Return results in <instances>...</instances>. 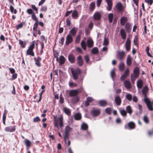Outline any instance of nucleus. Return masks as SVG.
I'll return each mask as SVG.
<instances>
[{
  "label": "nucleus",
  "instance_id": "obj_60",
  "mask_svg": "<svg viewBox=\"0 0 153 153\" xmlns=\"http://www.w3.org/2000/svg\"><path fill=\"white\" fill-rule=\"evenodd\" d=\"M58 120H54V126L55 127H57L58 128H59V126L58 123Z\"/></svg>",
  "mask_w": 153,
  "mask_h": 153
},
{
  "label": "nucleus",
  "instance_id": "obj_27",
  "mask_svg": "<svg viewBox=\"0 0 153 153\" xmlns=\"http://www.w3.org/2000/svg\"><path fill=\"white\" fill-rule=\"evenodd\" d=\"M88 128V125L84 122H83L81 126V128L83 130H86Z\"/></svg>",
  "mask_w": 153,
  "mask_h": 153
},
{
  "label": "nucleus",
  "instance_id": "obj_51",
  "mask_svg": "<svg viewBox=\"0 0 153 153\" xmlns=\"http://www.w3.org/2000/svg\"><path fill=\"white\" fill-rule=\"evenodd\" d=\"M81 36L79 35L77 36L75 40V42L76 43H78L80 41Z\"/></svg>",
  "mask_w": 153,
  "mask_h": 153
},
{
  "label": "nucleus",
  "instance_id": "obj_30",
  "mask_svg": "<svg viewBox=\"0 0 153 153\" xmlns=\"http://www.w3.org/2000/svg\"><path fill=\"white\" fill-rule=\"evenodd\" d=\"M137 88L140 89L143 86V83L142 80H139L137 81Z\"/></svg>",
  "mask_w": 153,
  "mask_h": 153
},
{
  "label": "nucleus",
  "instance_id": "obj_32",
  "mask_svg": "<svg viewBox=\"0 0 153 153\" xmlns=\"http://www.w3.org/2000/svg\"><path fill=\"white\" fill-rule=\"evenodd\" d=\"M58 120L59 121V123L60 126L61 128L63 126V118L61 116L59 118Z\"/></svg>",
  "mask_w": 153,
  "mask_h": 153
},
{
  "label": "nucleus",
  "instance_id": "obj_22",
  "mask_svg": "<svg viewBox=\"0 0 153 153\" xmlns=\"http://www.w3.org/2000/svg\"><path fill=\"white\" fill-rule=\"evenodd\" d=\"M138 76L134 75L132 74H131V80L133 84L134 83V81L138 77Z\"/></svg>",
  "mask_w": 153,
  "mask_h": 153
},
{
  "label": "nucleus",
  "instance_id": "obj_35",
  "mask_svg": "<svg viewBox=\"0 0 153 153\" xmlns=\"http://www.w3.org/2000/svg\"><path fill=\"white\" fill-rule=\"evenodd\" d=\"M10 10L12 13H14V14H16L17 12L16 9H14V7L12 5H10Z\"/></svg>",
  "mask_w": 153,
  "mask_h": 153
},
{
  "label": "nucleus",
  "instance_id": "obj_64",
  "mask_svg": "<svg viewBox=\"0 0 153 153\" xmlns=\"http://www.w3.org/2000/svg\"><path fill=\"white\" fill-rule=\"evenodd\" d=\"M127 77V76H126L124 74H123V75H122L120 77V79L121 81H123Z\"/></svg>",
  "mask_w": 153,
  "mask_h": 153
},
{
  "label": "nucleus",
  "instance_id": "obj_6",
  "mask_svg": "<svg viewBox=\"0 0 153 153\" xmlns=\"http://www.w3.org/2000/svg\"><path fill=\"white\" fill-rule=\"evenodd\" d=\"M33 59L35 61V65L38 67H40L41 64L40 62L42 60V58L39 56H38L37 58L34 57Z\"/></svg>",
  "mask_w": 153,
  "mask_h": 153
},
{
  "label": "nucleus",
  "instance_id": "obj_13",
  "mask_svg": "<svg viewBox=\"0 0 153 153\" xmlns=\"http://www.w3.org/2000/svg\"><path fill=\"white\" fill-rule=\"evenodd\" d=\"M128 20L127 17L125 16L122 17L120 19V24L122 26H124Z\"/></svg>",
  "mask_w": 153,
  "mask_h": 153
},
{
  "label": "nucleus",
  "instance_id": "obj_12",
  "mask_svg": "<svg viewBox=\"0 0 153 153\" xmlns=\"http://www.w3.org/2000/svg\"><path fill=\"white\" fill-rule=\"evenodd\" d=\"M94 20H99L100 19L101 16L100 13L98 12H96L93 15Z\"/></svg>",
  "mask_w": 153,
  "mask_h": 153
},
{
  "label": "nucleus",
  "instance_id": "obj_21",
  "mask_svg": "<svg viewBox=\"0 0 153 153\" xmlns=\"http://www.w3.org/2000/svg\"><path fill=\"white\" fill-rule=\"evenodd\" d=\"M116 7L118 10L121 12L123 11V7L122 4L121 3L119 2L117 3Z\"/></svg>",
  "mask_w": 153,
  "mask_h": 153
},
{
  "label": "nucleus",
  "instance_id": "obj_43",
  "mask_svg": "<svg viewBox=\"0 0 153 153\" xmlns=\"http://www.w3.org/2000/svg\"><path fill=\"white\" fill-rule=\"evenodd\" d=\"M124 64L123 63H121L119 65V69L120 71H123L124 68Z\"/></svg>",
  "mask_w": 153,
  "mask_h": 153
},
{
  "label": "nucleus",
  "instance_id": "obj_2",
  "mask_svg": "<svg viewBox=\"0 0 153 153\" xmlns=\"http://www.w3.org/2000/svg\"><path fill=\"white\" fill-rule=\"evenodd\" d=\"M34 41H33L32 42L31 45L30 46L29 48L27 51V55H30L32 56H34V53L33 51V50L34 47Z\"/></svg>",
  "mask_w": 153,
  "mask_h": 153
},
{
  "label": "nucleus",
  "instance_id": "obj_42",
  "mask_svg": "<svg viewBox=\"0 0 153 153\" xmlns=\"http://www.w3.org/2000/svg\"><path fill=\"white\" fill-rule=\"evenodd\" d=\"M31 17L33 20L35 21V22H38V18H36L34 13L32 15Z\"/></svg>",
  "mask_w": 153,
  "mask_h": 153
},
{
  "label": "nucleus",
  "instance_id": "obj_31",
  "mask_svg": "<svg viewBox=\"0 0 153 153\" xmlns=\"http://www.w3.org/2000/svg\"><path fill=\"white\" fill-rule=\"evenodd\" d=\"M72 130V128L68 126H66L65 127V133H69L71 132Z\"/></svg>",
  "mask_w": 153,
  "mask_h": 153
},
{
  "label": "nucleus",
  "instance_id": "obj_7",
  "mask_svg": "<svg viewBox=\"0 0 153 153\" xmlns=\"http://www.w3.org/2000/svg\"><path fill=\"white\" fill-rule=\"evenodd\" d=\"M125 47L126 50L128 51L131 48V41L129 38H127L125 43Z\"/></svg>",
  "mask_w": 153,
  "mask_h": 153
},
{
  "label": "nucleus",
  "instance_id": "obj_15",
  "mask_svg": "<svg viewBox=\"0 0 153 153\" xmlns=\"http://www.w3.org/2000/svg\"><path fill=\"white\" fill-rule=\"evenodd\" d=\"M69 61L71 63H74L75 60V57L73 54L69 55L68 56Z\"/></svg>",
  "mask_w": 153,
  "mask_h": 153
},
{
  "label": "nucleus",
  "instance_id": "obj_24",
  "mask_svg": "<svg viewBox=\"0 0 153 153\" xmlns=\"http://www.w3.org/2000/svg\"><path fill=\"white\" fill-rule=\"evenodd\" d=\"M131 24L129 22L126 23L125 25V28L126 30L128 32H130L131 30Z\"/></svg>",
  "mask_w": 153,
  "mask_h": 153
},
{
  "label": "nucleus",
  "instance_id": "obj_56",
  "mask_svg": "<svg viewBox=\"0 0 153 153\" xmlns=\"http://www.w3.org/2000/svg\"><path fill=\"white\" fill-rule=\"evenodd\" d=\"M99 103L100 105L101 106H104L105 105V101L100 100L99 102Z\"/></svg>",
  "mask_w": 153,
  "mask_h": 153
},
{
  "label": "nucleus",
  "instance_id": "obj_44",
  "mask_svg": "<svg viewBox=\"0 0 153 153\" xmlns=\"http://www.w3.org/2000/svg\"><path fill=\"white\" fill-rule=\"evenodd\" d=\"M126 98L129 101L131 100L132 99V96L129 94H127L126 96Z\"/></svg>",
  "mask_w": 153,
  "mask_h": 153
},
{
  "label": "nucleus",
  "instance_id": "obj_23",
  "mask_svg": "<svg viewBox=\"0 0 153 153\" xmlns=\"http://www.w3.org/2000/svg\"><path fill=\"white\" fill-rule=\"evenodd\" d=\"M77 60L79 65L80 66L82 65L83 64V61L82 56L81 55H79L78 56Z\"/></svg>",
  "mask_w": 153,
  "mask_h": 153
},
{
  "label": "nucleus",
  "instance_id": "obj_61",
  "mask_svg": "<svg viewBox=\"0 0 153 153\" xmlns=\"http://www.w3.org/2000/svg\"><path fill=\"white\" fill-rule=\"evenodd\" d=\"M19 43L22 48H24L25 47V44L24 43V42L22 41H21V40H19Z\"/></svg>",
  "mask_w": 153,
  "mask_h": 153
},
{
  "label": "nucleus",
  "instance_id": "obj_34",
  "mask_svg": "<svg viewBox=\"0 0 153 153\" xmlns=\"http://www.w3.org/2000/svg\"><path fill=\"white\" fill-rule=\"evenodd\" d=\"M59 60L60 64L61 65H62L64 63L65 61V59L63 56H61L59 57Z\"/></svg>",
  "mask_w": 153,
  "mask_h": 153
},
{
  "label": "nucleus",
  "instance_id": "obj_48",
  "mask_svg": "<svg viewBox=\"0 0 153 153\" xmlns=\"http://www.w3.org/2000/svg\"><path fill=\"white\" fill-rule=\"evenodd\" d=\"M126 110L127 112L129 114H131L132 113V110L131 107L128 105L126 107Z\"/></svg>",
  "mask_w": 153,
  "mask_h": 153
},
{
  "label": "nucleus",
  "instance_id": "obj_40",
  "mask_svg": "<svg viewBox=\"0 0 153 153\" xmlns=\"http://www.w3.org/2000/svg\"><path fill=\"white\" fill-rule=\"evenodd\" d=\"M25 23L24 22H21L20 23L17 25L16 26V30H18L19 28H22L23 25Z\"/></svg>",
  "mask_w": 153,
  "mask_h": 153
},
{
  "label": "nucleus",
  "instance_id": "obj_55",
  "mask_svg": "<svg viewBox=\"0 0 153 153\" xmlns=\"http://www.w3.org/2000/svg\"><path fill=\"white\" fill-rule=\"evenodd\" d=\"M111 111V109L110 108H108L106 109V113L108 114H110Z\"/></svg>",
  "mask_w": 153,
  "mask_h": 153
},
{
  "label": "nucleus",
  "instance_id": "obj_29",
  "mask_svg": "<svg viewBox=\"0 0 153 153\" xmlns=\"http://www.w3.org/2000/svg\"><path fill=\"white\" fill-rule=\"evenodd\" d=\"M128 126L129 128L130 129H134L135 127L134 123L132 122H129L128 123Z\"/></svg>",
  "mask_w": 153,
  "mask_h": 153
},
{
  "label": "nucleus",
  "instance_id": "obj_36",
  "mask_svg": "<svg viewBox=\"0 0 153 153\" xmlns=\"http://www.w3.org/2000/svg\"><path fill=\"white\" fill-rule=\"evenodd\" d=\"M98 49L97 47L94 48L91 50V53L93 54H95L98 53Z\"/></svg>",
  "mask_w": 153,
  "mask_h": 153
},
{
  "label": "nucleus",
  "instance_id": "obj_20",
  "mask_svg": "<svg viewBox=\"0 0 153 153\" xmlns=\"http://www.w3.org/2000/svg\"><path fill=\"white\" fill-rule=\"evenodd\" d=\"M132 60V58L130 56L128 55L126 59V64L130 66L131 65Z\"/></svg>",
  "mask_w": 153,
  "mask_h": 153
},
{
  "label": "nucleus",
  "instance_id": "obj_11",
  "mask_svg": "<svg viewBox=\"0 0 153 153\" xmlns=\"http://www.w3.org/2000/svg\"><path fill=\"white\" fill-rule=\"evenodd\" d=\"M117 54L118 56V58L120 60L122 59L125 55V52L123 51H119L118 52Z\"/></svg>",
  "mask_w": 153,
  "mask_h": 153
},
{
  "label": "nucleus",
  "instance_id": "obj_8",
  "mask_svg": "<svg viewBox=\"0 0 153 153\" xmlns=\"http://www.w3.org/2000/svg\"><path fill=\"white\" fill-rule=\"evenodd\" d=\"M107 4L106 9L108 11L111 10L112 9L113 3L112 0H106Z\"/></svg>",
  "mask_w": 153,
  "mask_h": 153
},
{
  "label": "nucleus",
  "instance_id": "obj_46",
  "mask_svg": "<svg viewBox=\"0 0 153 153\" xmlns=\"http://www.w3.org/2000/svg\"><path fill=\"white\" fill-rule=\"evenodd\" d=\"M40 43L41 45V48L40 53L41 54L43 52V49L44 48V42H40Z\"/></svg>",
  "mask_w": 153,
  "mask_h": 153
},
{
  "label": "nucleus",
  "instance_id": "obj_10",
  "mask_svg": "<svg viewBox=\"0 0 153 153\" xmlns=\"http://www.w3.org/2000/svg\"><path fill=\"white\" fill-rule=\"evenodd\" d=\"M73 41V38L72 36L70 34H68L66 36V39L65 42L66 45H68L70 43Z\"/></svg>",
  "mask_w": 153,
  "mask_h": 153
},
{
  "label": "nucleus",
  "instance_id": "obj_4",
  "mask_svg": "<svg viewBox=\"0 0 153 153\" xmlns=\"http://www.w3.org/2000/svg\"><path fill=\"white\" fill-rule=\"evenodd\" d=\"M71 72L73 77L75 80H76L78 78V76L81 73V71L79 69H72Z\"/></svg>",
  "mask_w": 153,
  "mask_h": 153
},
{
  "label": "nucleus",
  "instance_id": "obj_25",
  "mask_svg": "<svg viewBox=\"0 0 153 153\" xmlns=\"http://www.w3.org/2000/svg\"><path fill=\"white\" fill-rule=\"evenodd\" d=\"M24 142L26 145L27 148H29L31 145V142L28 140L25 139L24 140Z\"/></svg>",
  "mask_w": 153,
  "mask_h": 153
},
{
  "label": "nucleus",
  "instance_id": "obj_17",
  "mask_svg": "<svg viewBox=\"0 0 153 153\" xmlns=\"http://www.w3.org/2000/svg\"><path fill=\"white\" fill-rule=\"evenodd\" d=\"M77 31V29L74 27L70 31L69 33L72 36H75L76 34Z\"/></svg>",
  "mask_w": 153,
  "mask_h": 153
},
{
  "label": "nucleus",
  "instance_id": "obj_28",
  "mask_svg": "<svg viewBox=\"0 0 153 153\" xmlns=\"http://www.w3.org/2000/svg\"><path fill=\"white\" fill-rule=\"evenodd\" d=\"M139 69L137 67H135L133 70V73H132L134 75H136L138 76H139Z\"/></svg>",
  "mask_w": 153,
  "mask_h": 153
},
{
  "label": "nucleus",
  "instance_id": "obj_54",
  "mask_svg": "<svg viewBox=\"0 0 153 153\" xmlns=\"http://www.w3.org/2000/svg\"><path fill=\"white\" fill-rule=\"evenodd\" d=\"M120 113L123 116H126V112L124 110H122L120 111Z\"/></svg>",
  "mask_w": 153,
  "mask_h": 153
},
{
  "label": "nucleus",
  "instance_id": "obj_62",
  "mask_svg": "<svg viewBox=\"0 0 153 153\" xmlns=\"http://www.w3.org/2000/svg\"><path fill=\"white\" fill-rule=\"evenodd\" d=\"M40 120V119L39 117H36L34 118L33 119V121L35 122H38Z\"/></svg>",
  "mask_w": 153,
  "mask_h": 153
},
{
  "label": "nucleus",
  "instance_id": "obj_9",
  "mask_svg": "<svg viewBox=\"0 0 153 153\" xmlns=\"http://www.w3.org/2000/svg\"><path fill=\"white\" fill-rule=\"evenodd\" d=\"M115 102L117 106H119L120 105L121 100L120 97L119 95H117L115 97Z\"/></svg>",
  "mask_w": 153,
  "mask_h": 153
},
{
  "label": "nucleus",
  "instance_id": "obj_59",
  "mask_svg": "<svg viewBox=\"0 0 153 153\" xmlns=\"http://www.w3.org/2000/svg\"><path fill=\"white\" fill-rule=\"evenodd\" d=\"M27 12L29 14H32L33 13H34L32 10L31 9H28L27 10Z\"/></svg>",
  "mask_w": 153,
  "mask_h": 153
},
{
  "label": "nucleus",
  "instance_id": "obj_19",
  "mask_svg": "<svg viewBox=\"0 0 153 153\" xmlns=\"http://www.w3.org/2000/svg\"><path fill=\"white\" fill-rule=\"evenodd\" d=\"M79 16L78 12L75 10H74L72 14V18L74 19H76L78 18Z\"/></svg>",
  "mask_w": 153,
  "mask_h": 153
},
{
  "label": "nucleus",
  "instance_id": "obj_5",
  "mask_svg": "<svg viewBox=\"0 0 153 153\" xmlns=\"http://www.w3.org/2000/svg\"><path fill=\"white\" fill-rule=\"evenodd\" d=\"M4 130L6 132H13L16 130V126H10L6 127Z\"/></svg>",
  "mask_w": 153,
  "mask_h": 153
},
{
  "label": "nucleus",
  "instance_id": "obj_38",
  "mask_svg": "<svg viewBox=\"0 0 153 153\" xmlns=\"http://www.w3.org/2000/svg\"><path fill=\"white\" fill-rule=\"evenodd\" d=\"M63 109L65 113L66 114L68 115H69L70 114L71 111L69 109L65 107H64L63 108Z\"/></svg>",
  "mask_w": 153,
  "mask_h": 153
},
{
  "label": "nucleus",
  "instance_id": "obj_1",
  "mask_svg": "<svg viewBox=\"0 0 153 153\" xmlns=\"http://www.w3.org/2000/svg\"><path fill=\"white\" fill-rule=\"evenodd\" d=\"M149 88L147 86H144L143 88L142 92L144 96V101L146 103L149 110L151 111H153V100L150 101L147 97V94L148 92Z\"/></svg>",
  "mask_w": 153,
  "mask_h": 153
},
{
  "label": "nucleus",
  "instance_id": "obj_49",
  "mask_svg": "<svg viewBox=\"0 0 153 153\" xmlns=\"http://www.w3.org/2000/svg\"><path fill=\"white\" fill-rule=\"evenodd\" d=\"M69 85L70 87H76L77 86V85L76 84L72 82H69Z\"/></svg>",
  "mask_w": 153,
  "mask_h": 153
},
{
  "label": "nucleus",
  "instance_id": "obj_3",
  "mask_svg": "<svg viewBox=\"0 0 153 153\" xmlns=\"http://www.w3.org/2000/svg\"><path fill=\"white\" fill-rule=\"evenodd\" d=\"M78 93L77 91L76 90H72L70 91L69 93V95L70 97H74V100L75 102H78L79 100V98L76 96Z\"/></svg>",
  "mask_w": 153,
  "mask_h": 153
},
{
  "label": "nucleus",
  "instance_id": "obj_14",
  "mask_svg": "<svg viewBox=\"0 0 153 153\" xmlns=\"http://www.w3.org/2000/svg\"><path fill=\"white\" fill-rule=\"evenodd\" d=\"M124 85L126 88L127 89H130L131 87V83L129 80L124 81Z\"/></svg>",
  "mask_w": 153,
  "mask_h": 153
},
{
  "label": "nucleus",
  "instance_id": "obj_57",
  "mask_svg": "<svg viewBox=\"0 0 153 153\" xmlns=\"http://www.w3.org/2000/svg\"><path fill=\"white\" fill-rule=\"evenodd\" d=\"M64 102V100L63 98L62 97L61 94L60 95V98L59 100V102L61 104L63 103Z\"/></svg>",
  "mask_w": 153,
  "mask_h": 153
},
{
  "label": "nucleus",
  "instance_id": "obj_26",
  "mask_svg": "<svg viewBox=\"0 0 153 153\" xmlns=\"http://www.w3.org/2000/svg\"><path fill=\"white\" fill-rule=\"evenodd\" d=\"M75 119L76 120H79L82 118L81 114L80 113H77L75 114L74 116Z\"/></svg>",
  "mask_w": 153,
  "mask_h": 153
},
{
  "label": "nucleus",
  "instance_id": "obj_52",
  "mask_svg": "<svg viewBox=\"0 0 153 153\" xmlns=\"http://www.w3.org/2000/svg\"><path fill=\"white\" fill-rule=\"evenodd\" d=\"M47 10V7L46 6H42L40 9V11L46 12Z\"/></svg>",
  "mask_w": 153,
  "mask_h": 153
},
{
  "label": "nucleus",
  "instance_id": "obj_63",
  "mask_svg": "<svg viewBox=\"0 0 153 153\" xmlns=\"http://www.w3.org/2000/svg\"><path fill=\"white\" fill-rule=\"evenodd\" d=\"M129 69H127L124 72V74H123L125 75L126 76H127L129 74Z\"/></svg>",
  "mask_w": 153,
  "mask_h": 153
},
{
  "label": "nucleus",
  "instance_id": "obj_18",
  "mask_svg": "<svg viewBox=\"0 0 153 153\" xmlns=\"http://www.w3.org/2000/svg\"><path fill=\"white\" fill-rule=\"evenodd\" d=\"M120 33L122 38L123 39H125L126 38V36L125 30L123 29H121Z\"/></svg>",
  "mask_w": 153,
  "mask_h": 153
},
{
  "label": "nucleus",
  "instance_id": "obj_53",
  "mask_svg": "<svg viewBox=\"0 0 153 153\" xmlns=\"http://www.w3.org/2000/svg\"><path fill=\"white\" fill-rule=\"evenodd\" d=\"M68 134L65 133V134L64 135V139L66 143H67V140H68Z\"/></svg>",
  "mask_w": 153,
  "mask_h": 153
},
{
  "label": "nucleus",
  "instance_id": "obj_16",
  "mask_svg": "<svg viewBox=\"0 0 153 153\" xmlns=\"http://www.w3.org/2000/svg\"><path fill=\"white\" fill-rule=\"evenodd\" d=\"M93 116L94 117L97 116L100 113V111L98 109H93L91 111Z\"/></svg>",
  "mask_w": 153,
  "mask_h": 153
},
{
  "label": "nucleus",
  "instance_id": "obj_58",
  "mask_svg": "<svg viewBox=\"0 0 153 153\" xmlns=\"http://www.w3.org/2000/svg\"><path fill=\"white\" fill-rule=\"evenodd\" d=\"M85 59L86 60V63H88L89 62V58L88 55H86L85 56Z\"/></svg>",
  "mask_w": 153,
  "mask_h": 153
},
{
  "label": "nucleus",
  "instance_id": "obj_41",
  "mask_svg": "<svg viewBox=\"0 0 153 153\" xmlns=\"http://www.w3.org/2000/svg\"><path fill=\"white\" fill-rule=\"evenodd\" d=\"M81 46L83 50H85L86 49V45L85 42L83 41L81 42Z\"/></svg>",
  "mask_w": 153,
  "mask_h": 153
},
{
  "label": "nucleus",
  "instance_id": "obj_33",
  "mask_svg": "<svg viewBox=\"0 0 153 153\" xmlns=\"http://www.w3.org/2000/svg\"><path fill=\"white\" fill-rule=\"evenodd\" d=\"M93 44V42L92 40H88L87 41V46L89 48L91 47Z\"/></svg>",
  "mask_w": 153,
  "mask_h": 153
},
{
  "label": "nucleus",
  "instance_id": "obj_39",
  "mask_svg": "<svg viewBox=\"0 0 153 153\" xmlns=\"http://www.w3.org/2000/svg\"><path fill=\"white\" fill-rule=\"evenodd\" d=\"M95 8V3L94 2H92L90 4V10L93 11Z\"/></svg>",
  "mask_w": 153,
  "mask_h": 153
},
{
  "label": "nucleus",
  "instance_id": "obj_37",
  "mask_svg": "<svg viewBox=\"0 0 153 153\" xmlns=\"http://www.w3.org/2000/svg\"><path fill=\"white\" fill-rule=\"evenodd\" d=\"M111 76L113 81H114V77L115 76V69H113L111 71L110 73Z\"/></svg>",
  "mask_w": 153,
  "mask_h": 153
},
{
  "label": "nucleus",
  "instance_id": "obj_45",
  "mask_svg": "<svg viewBox=\"0 0 153 153\" xmlns=\"http://www.w3.org/2000/svg\"><path fill=\"white\" fill-rule=\"evenodd\" d=\"M113 17V15L112 13H110L108 16V20L110 23L112 22Z\"/></svg>",
  "mask_w": 153,
  "mask_h": 153
},
{
  "label": "nucleus",
  "instance_id": "obj_50",
  "mask_svg": "<svg viewBox=\"0 0 153 153\" xmlns=\"http://www.w3.org/2000/svg\"><path fill=\"white\" fill-rule=\"evenodd\" d=\"M38 25V22H35L34 24V27L33 30L34 31H37V28Z\"/></svg>",
  "mask_w": 153,
  "mask_h": 153
},
{
  "label": "nucleus",
  "instance_id": "obj_47",
  "mask_svg": "<svg viewBox=\"0 0 153 153\" xmlns=\"http://www.w3.org/2000/svg\"><path fill=\"white\" fill-rule=\"evenodd\" d=\"M143 120L146 123H148L149 122V118L147 116H144L143 117Z\"/></svg>",
  "mask_w": 153,
  "mask_h": 153
}]
</instances>
